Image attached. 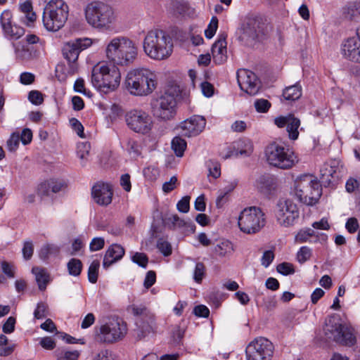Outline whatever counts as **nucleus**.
Listing matches in <instances>:
<instances>
[{
  "mask_svg": "<svg viewBox=\"0 0 360 360\" xmlns=\"http://www.w3.org/2000/svg\"><path fill=\"white\" fill-rule=\"evenodd\" d=\"M127 150L134 156H139L141 155V146L138 141L134 139H128L127 143Z\"/></svg>",
  "mask_w": 360,
  "mask_h": 360,
  "instance_id": "nucleus-48",
  "label": "nucleus"
},
{
  "mask_svg": "<svg viewBox=\"0 0 360 360\" xmlns=\"http://www.w3.org/2000/svg\"><path fill=\"white\" fill-rule=\"evenodd\" d=\"M131 313L138 316L136 320L137 335L142 338L154 333L157 328L155 315L143 304H132L130 307Z\"/></svg>",
  "mask_w": 360,
  "mask_h": 360,
  "instance_id": "nucleus-14",
  "label": "nucleus"
},
{
  "mask_svg": "<svg viewBox=\"0 0 360 360\" xmlns=\"http://www.w3.org/2000/svg\"><path fill=\"white\" fill-rule=\"evenodd\" d=\"M124 120L131 131L143 135L149 134L154 124L152 117L142 109H132L127 112Z\"/></svg>",
  "mask_w": 360,
  "mask_h": 360,
  "instance_id": "nucleus-13",
  "label": "nucleus"
},
{
  "mask_svg": "<svg viewBox=\"0 0 360 360\" xmlns=\"http://www.w3.org/2000/svg\"><path fill=\"white\" fill-rule=\"evenodd\" d=\"M47 315V306L43 302L39 303L34 312V318L37 319H41L46 317Z\"/></svg>",
  "mask_w": 360,
  "mask_h": 360,
  "instance_id": "nucleus-53",
  "label": "nucleus"
},
{
  "mask_svg": "<svg viewBox=\"0 0 360 360\" xmlns=\"http://www.w3.org/2000/svg\"><path fill=\"white\" fill-rule=\"evenodd\" d=\"M214 251L219 256L224 257L233 251V245L229 240H222L215 246Z\"/></svg>",
  "mask_w": 360,
  "mask_h": 360,
  "instance_id": "nucleus-36",
  "label": "nucleus"
},
{
  "mask_svg": "<svg viewBox=\"0 0 360 360\" xmlns=\"http://www.w3.org/2000/svg\"><path fill=\"white\" fill-rule=\"evenodd\" d=\"M22 252L25 259L28 260L32 257L34 252V246L31 241L24 243Z\"/></svg>",
  "mask_w": 360,
  "mask_h": 360,
  "instance_id": "nucleus-55",
  "label": "nucleus"
},
{
  "mask_svg": "<svg viewBox=\"0 0 360 360\" xmlns=\"http://www.w3.org/2000/svg\"><path fill=\"white\" fill-rule=\"evenodd\" d=\"M323 330L328 339L339 344L352 346L355 343L352 330L343 325L336 316H329L326 319Z\"/></svg>",
  "mask_w": 360,
  "mask_h": 360,
  "instance_id": "nucleus-11",
  "label": "nucleus"
},
{
  "mask_svg": "<svg viewBox=\"0 0 360 360\" xmlns=\"http://www.w3.org/2000/svg\"><path fill=\"white\" fill-rule=\"evenodd\" d=\"M28 99L34 105H40L44 101L42 94L38 91H31L29 93Z\"/></svg>",
  "mask_w": 360,
  "mask_h": 360,
  "instance_id": "nucleus-59",
  "label": "nucleus"
},
{
  "mask_svg": "<svg viewBox=\"0 0 360 360\" xmlns=\"http://www.w3.org/2000/svg\"><path fill=\"white\" fill-rule=\"evenodd\" d=\"M57 360H77L79 353L77 350L68 351L65 349L58 350Z\"/></svg>",
  "mask_w": 360,
  "mask_h": 360,
  "instance_id": "nucleus-40",
  "label": "nucleus"
},
{
  "mask_svg": "<svg viewBox=\"0 0 360 360\" xmlns=\"http://www.w3.org/2000/svg\"><path fill=\"white\" fill-rule=\"evenodd\" d=\"M132 261L143 268H146L148 258L145 253L136 252L131 257Z\"/></svg>",
  "mask_w": 360,
  "mask_h": 360,
  "instance_id": "nucleus-51",
  "label": "nucleus"
},
{
  "mask_svg": "<svg viewBox=\"0 0 360 360\" xmlns=\"http://www.w3.org/2000/svg\"><path fill=\"white\" fill-rule=\"evenodd\" d=\"M237 79L241 90L250 96L256 95L260 89L259 80L254 72L248 70H240Z\"/></svg>",
  "mask_w": 360,
  "mask_h": 360,
  "instance_id": "nucleus-19",
  "label": "nucleus"
},
{
  "mask_svg": "<svg viewBox=\"0 0 360 360\" xmlns=\"http://www.w3.org/2000/svg\"><path fill=\"white\" fill-rule=\"evenodd\" d=\"M12 19L13 15L9 10H5L2 12L0 16V23L4 32L12 26Z\"/></svg>",
  "mask_w": 360,
  "mask_h": 360,
  "instance_id": "nucleus-42",
  "label": "nucleus"
},
{
  "mask_svg": "<svg viewBox=\"0 0 360 360\" xmlns=\"http://www.w3.org/2000/svg\"><path fill=\"white\" fill-rule=\"evenodd\" d=\"M124 85L132 96H147L157 88V75L155 72L148 68H134L127 73Z\"/></svg>",
  "mask_w": 360,
  "mask_h": 360,
  "instance_id": "nucleus-1",
  "label": "nucleus"
},
{
  "mask_svg": "<svg viewBox=\"0 0 360 360\" xmlns=\"http://www.w3.org/2000/svg\"><path fill=\"white\" fill-rule=\"evenodd\" d=\"M157 248L164 256H169L172 254V248L171 244L164 238H160L157 242Z\"/></svg>",
  "mask_w": 360,
  "mask_h": 360,
  "instance_id": "nucleus-43",
  "label": "nucleus"
},
{
  "mask_svg": "<svg viewBox=\"0 0 360 360\" xmlns=\"http://www.w3.org/2000/svg\"><path fill=\"white\" fill-rule=\"evenodd\" d=\"M59 250L58 248L53 245H45L41 247L39 251V257L41 259H46L51 255H56L58 253Z\"/></svg>",
  "mask_w": 360,
  "mask_h": 360,
  "instance_id": "nucleus-37",
  "label": "nucleus"
},
{
  "mask_svg": "<svg viewBox=\"0 0 360 360\" xmlns=\"http://www.w3.org/2000/svg\"><path fill=\"white\" fill-rule=\"evenodd\" d=\"M275 179L269 174L261 175L255 182V186L262 193L268 195L274 189Z\"/></svg>",
  "mask_w": 360,
  "mask_h": 360,
  "instance_id": "nucleus-29",
  "label": "nucleus"
},
{
  "mask_svg": "<svg viewBox=\"0 0 360 360\" xmlns=\"http://www.w3.org/2000/svg\"><path fill=\"white\" fill-rule=\"evenodd\" d=\"M165 224L171 229L181 228L187 224V222L181 219L177 214H172L165 219Z\"/></svg>",
  "mask_w": 360,
  "mask_h": 360,
  "instance_id": "nucleus-41",
  "label": "nucleus"
},
{
  "mask_svg": "<svg viewBox=\"0 0 360 360\" xmlns=\"http://www.w3.org/2000/svg\"><path fill=\"white\" fill-rule=\"evenodd\" d=\"M100 262L98 260H94L88 269V279L91 283H96L98 280Z\"/></svg>",
  "mask_w": 360,
  "mask_h": 360,
  "instance_id": "nucleus-38",
  "label": "nucleus"
},
{
  "mask_svg": "<svg viewBox=\"0 0 360 360\" xmlns=\"http://www.w3.org/2000/svg\"><path fill=\"white\" fill-rule=\"evenodd\" d=\"M32 131L28 128L24 129L20 134V141H21L23 145H27L32 141Z\"/></svg>",
  "mask_w": 360,
  "mask_h": 360,
  "instance_id": "nucleus-63",
  "label": "nucleus"
},
{
  "mask_svg": "<svg viewBox=\"0 0 360 360\" xmlns=\"http://www.w3.org/2000/svg\"><path fill=\"white\" fill-rule=\"evenodd\" d=\"M173 44L171 39L161 30H150L146 34L143 49L145 53L154 60H164L172 52Z\"/></svg>",
  "mask_w": 360,
  "mask_h": 360,
  "instance_id": "nucleus-5",
  "label": "nucleus"
},
{
  "mask_svg": "<svg viewBox=\"0 0 360 360\" xmlns=\"http://www.w3.org/2000/svg\"><path fill=\"white\" fill-rule=\"evenodd\" d=\"M105 240L103 238L98 237L92 239L89 245V249L91 251H98L101 250L104 247Z\"/></svg>",
  "mask_w": 360,
  "mask_h": 360,
  "instance_id": "nucleus-58",
  "label": "nucleus"
},
{
  "mask_svg": "<svg viewBox=\"0 0 360 360\" xmlns=\"http://www.w3.org/2000/svg\"><path fill=\"white\" fill-rule=\"evenodd\" d=\"M90 144L88 143H81L77 145V156L82 161L86 160L89 153Z\"/></svg>",
  "mask_w": 360,
  "mask_h": 360,
  "instance_id": "nucleus-50",
  "label": "nucleus"
},
{
  "mask_svg": "<svg viewBox=\"0 0 360 360\" xmlns=\"http://www.w3.org/2000/svg\"><path fill=\"white\" fill-rule=\"evenodd\" d=\"M265 224V214L260 207L256 206L243 209L238 218V225L240 231L246 234L259 233Z\"/></svg>",
  "mask_w": 360,
  "mask_h": 360,
  "instance_id": "nucleus-10",
  "label": "nucleus"
},
{
  "mask_svg": "<svg viewBox=\"0 0 360 360\" xmlns=\"http://www.w3.org/2000/svg\"><path fill=\"white\" fill-rule=\"evenodd\" d=\"M302 96V87L299 84L286 87L283 92V98L287 101H295Z\"/></svg>",
  "mask_w": 360,
  "mask_h": 360,
  "instance_id": "nucleus-33",
  "label": "nucleus"
},
{
  "mask_svg": "<svg viewBox=\"0 0 360 360\" xmlns=\"http://www.w3.org/2000/svg\"><path fill=\"white\" fill-rule=\"evenodd\" d=\"M70 123L72 129L75 131V132L79 137L82 139L85 138L84 133V127L78 120H77L76 118H72L70 120Z\"/></svg>",
  "mask_w": 360,
  "mask_h": 360,
  "instance_id": "nucleus-54",
  "label": "nucleus"
},
{
  "mask_svg": "<svg viewBox=\"0 0 360 360\" xmlns=\"http://www.w3.org/2000/svg\"><path fill=\"white\" fill-rule=\"evenodd\" d=\"M255 108L258 112H266L271 107V103L266 99H257L255 101Z\"/></svg>",
  "mask_w": 360,
  "mask_h": 360,
  "instance_id": "nucleus-52",
  "label": "nucleus"
},
{
  "mask_svg": "<svg viewBox=\"0 0 360 360\" xmlns=\"http://www.w3.org/2000/svg\"><path fill=\"white\" fill-rule=\"evenodd\" d=\"M274 350L271 341L262 337L257 338L245 348L246 360H271Z\"/></svg>",
  "mask_w": 360,
  "mask_h": 360,
  "instance_id": "nucleus-15",
  "label": "nucleus"
},
{
  "mask_svg": "<svg viewBox=\"0 0 360 360\" xmlns=\"http://www.w3.org/2000/svg\"><path fill=\"white\" fill-rule=\"evenodd\" d=\"M6 37L12 39H18L25 34V30L17 25H12L10 28L4 32Z\"/></svg>",
  "mask_w": 360,
  "mask_h": 360,
  "instance_id": "nucleus-35",
  "label": "nucleus"
},
{
  "mask_svg": "<svg viewBox=\"0 0 360 360\" xmlns=\"http://www.w3.org/2000/svg\"><path fill=\"white\" fill-rule=\"evenodd\" d=\"M32 272L35 276L39 289L40 290H44L51 281L49 274L44 268L39 266L33 267Z\"/></svg>",
  "mask_w": 360,
  "mask_h": 360,
  "instance_id": "nucleus-30",
  "label": "nucleus"
},
{
  "mask_svg": "<svg viewBox=\"0 0 360 360\" xmlns=\"http://www.w3.org/2000/svg\"><path fill=\"white\" fill-rule=\"evenodd\" d=\"M207 167L209 170V175L217 179L221 175V167L218 162L209 160L207 162Z\"/></svg>",
  "mask_w": 360,
  "mask_h": 360,
  "instance_id": "nucleus-45",
  "label": "nucleus"
},
{
  "mask_svg": "<svg viewBox=\"0 0 360 360\" xmlns=\"http://www.w3.org/2000/svg\"><path fill=\"white\" fill-rule=\"evenodd\" d=\"M278 273L283 275H288L294 273V269L291 264L283 262L277 266L276 268Z\"/></svg>",
  "mask_w": 360,
  "mask_h": 360,
  "instance_id": "nucleus-57",
  "label": "nucleus"
},
{
  "mask_svg": "<svg viewBox=\"0 0 360 360\" xmlns=\"http://www.w3.org/2000/svg\"><path fill=\"white\" fill-rule=\"evenodd\" d=\"M218 27V19L216 16H213L205 30V35L207 39H211L214 37Z\"/></svg>",
  "mask_w": 360,
  "mask_h": 360,
  "instance_id": "nucleus-47",
  "label": "nucleus"
},
{
  "mask_svg": "<svg viewBox=\"0 0 360 360\" xmlns=\"http://www.w3.org/2000/svg\"><path fill=\"white\" fill-rule=\"evenodd\" d=\"M345 18L350 20L360 21V2H352L346 5L342 9Z\"/></svg>",
  "mask_w": 360,
  "mask_h": 360,
  "instance_id": "nucleus-31",
  "label": "nucleus"
},
{
  "mask_svg": "<svg viewBox=\"0 0 360 360\" xmlns=\"http://www.w3.org/2000/svg\"><path fill=\"white\" fill-rule=\"evenodd\" d=\"M274 214L278 225L288 228L297 222L300 212L297 205L292 200L281 198L276 204Z\"/></svg>",
  "mask_w": 360,
  "mask_h": 360,
  "instance_id": "nucleus-12",
  "label": "nucleus"
},
{
  "mask_svg": "<svg viewBox=\"0 0 360 360\" xmlns=\"http://www.w3.org/2000/svg\"><path fill=\"white\" fill-rule=\"evenodd\" d=\"M12 46L14 49V52L17 59L22 61L30 60L32 59L34 55L32 50L24 45H20L18 43H12Z\"/></svg>",
  "mask_w": 360,
  "mask_h": 360,
  "instance_id": "nucleus-32",
  "label": "nucleus"
},
{
  "mask_svg": "<svg viewBox=\"0 0 360 360\" xmlns=\"http://www.w3.org/2000/svg\"><path fill=\"white\" fill-rule=\"evenodd\" d=\"M206 126V120L201 115H193L181 122L176 129L186 137H193L199 135Z\"/></svg>",
  "mask_w": 360,
  "mask_h": 360,
  "instance_id": "nucleus-18",
  "label": "nucleus"
},
{
  "mask_svg": "<svg viewBox=\"0 0 360 360\" xmlns=\"http://www.w3.org/2000/svg\"><path fill=\"white\" fill-rule=\"evenodd\" d=\"M124 255V249L118 244H113L109 247L104 256L103 265L105 268L109 267L113 263L121 259Z\"/></svg>",
  "mask_w": 360,
  "mask_h": 360,
  "instance_id": "nucleus-28",
  "label": "nucleus"
},
{
  "mask_svg": "<svg viewBox=\"0 0 360 360\" xmlns=\"http://www.w3.org/2000/svg\"><path fill=\"white\" fill-rule=\"evenodd\" d=\"M172 148L177 157H182L186 148V141L180 136H175L171 143Z\"/></svg>",
  "mask_w": 360,
  "mask_h": 360,
  "instance_id": "nucleus-34",
  "label": "nucleus"
},
{
  "mask_svg": "<svg viewBox=\"0 0 360 360\" xmlns=\"http://www.w3.org/2000/svg\"><path fill=\"white\" fill-rule=\"evenodd\" d=\"M342 53L351 61L360 63V41L356 37H350L342 45Z\"/></svg>",
  "mask_w": 360,
  "mask_h": 360,
  "instance_id": "nucleus-24",
  "label": "nucleus"
},
{
  "mask_svg": "<svg viewBox=\"0 0 360 360\" xmlns=\"http://www.w3.org/2000/svg\"><path fill=\"white\" fill-rule=\"evenodd\" d=\"M274 124L279 128L286 126L288 136L290 140H296L299 136L298 128L300 126V120L293 115L280 116L274 119Z\"/></svg>",
  "mask_w": 360,
  "mask_h": 360,
  "instance_id": "nucleus-21",
  "label": "nucleus"
},
{
  "mask_svg": "<svg viewBox=\"0 0 360 360\" xmlns=\"http://www.w3.org/2000/svg\"><path fill=\"white\" fill-rule=\"evenodd\" d=\"M253 151L252 142L248 139L239 140L228 148L227 153L223 156L224 159L232 157L249 156Z\"/></svg>",
  "mask_w": 360,
  "mask_h": 360,
  "instance_id": "nucleus-23",
  "label": "nucleus"
},
{
  "mask_svg": "<svg viewBox=\"0 0 360 360\" xmlns=\"http://www.w3.org/2000/svg\"><path fill=\"white\" fill-rule=\"evenodd\" d=\"M274 259V254L271 250H266L264 252L261 263L264 267H268Z\"/></svg>",
  "mask_w": 360,
  "mask_h": 360,
  "instance_id": "nucleus-64",
  "label": "nucleus"
},
{
  "mask_svg": "<svg viewBox=\"0 0 360 360\" xmlns=\"http://www.w3.org/2000/svg\"><path fill=\"white\" fill-rule=\"evenodd\" d=\"M82 269V262L78 259H71L68 263V269L70 275L77 276L80 274Z\"/></svg>",
  "mask_w": 360,
  "mask_h": 360,
  "instance_id": "nucleus-39",
  "label": "nucleus"
},
{
  "mask_svg": "<svg viewBox=\"0 0 360 360\" xmlns=\"http://www.w3.org/2000/svg\"><path fill=\"white\" fill-rule=\"evenodd\" d=\"M179 94L180 89L178 86H168L153 104L152 108L153 115L163 121L173 119L176 113V98Z\"/></svg>",
  "mask_w": 360,
  "mask_h": 360,
  "instance_id": "nucleus-7",
  "label": "nucleus"
},
{
  "mask_svg": "<svg viewBox=\"0 0 360 360\" xmlns=\"http://www.w3.org/2000/svg\"><path fill=\"white\" fill-rule=\"evenodd\" d=\"M312 237H316V240L314 242H317L320 240H326L327 236L324 233H319L316 232L313 229L311 228H304L300 229L295 236V241L297 243H303L309 242L311 243V238Z\"/></svg>",
  "mask_w": 360,
  "mask_h": 360,
  "instance_id": "nucleus-27",
  "label": "nucleus"
},
{
  "mask_svg": "<svg viewBox=\"0 0 360 360\" xmlns=\"http://www.w3.org/2000/svg\"><path fill=\"white\" fill-rule=\"evenodd\" d=\"M69 11V6L64 0H50L43 12L44 26L49 31H58L67 22Z\"/></svg>",
  "mask_w": 360,
  "mask_h": 360,
  "instance_id": "nucleus-6",
  "label": "nucleus"
},
{
  "mask_svg": "<svg viewBox=\"0 0 360 360\" xmlns=\"http://www.w3.org/2000/svg\"><path fill=\"white\" fill-rule=\"evenodd\" d=\"M1 269L8 278H13L15 276V267L13 264L4 261L1 262Z\"/></svg>",
  "mask_w": 360,
  "mask_h": 360,
  "instance_id": "nucleus-61",
  "label": "nucleus"
},
{
  "mask_svg": "<svg viewBox=\"0 0 360 360\" xmlns=\"http://www.w3.org/2000/svg\"><path fill=\"white\" fill-rule=\"evenodd\" d=\"M91 44V41L88 38L76 39L65 43L63 47V54L69 61L75 63L80 52Z\"/></svg>",
  "mask_w": 360,
  "mask_h": 360,
  "instance_id": "nucleus-20",
  "label": "nucleus"
},
{
  "mask_svg": "<svg viewBox=\"0 0 360 360\" xmlns=\"http://www.w3.org/2000/svg\"><path fill=\"white\" fill-rule=\"evenodd\" d=\"M105 56L111 63L129 66L136 59L138 47L135 42L126 37H115L106 45Z\"/></svg>",
  "mask_w": 360,
  "mask_h": 360,
  "instance_id": "nucleus-2",
  "label": "nucleus"
},
{
  "mask_svg": "<svg viewBox=\"0 0 360 360\" xmlns=\"http://www.w3.org/2000/svg\"><path fill=\"white\" fill-rule=\"evenodd\" d=\"M312 250L307 246H302L297 252V260L299 263L303 264L309 260L311 256Z\"/></svg>",
  "mask_w": 360,
  "mask_h": 360,
  "instance_id": "nucleus-44",
  "label": "nucleus"
},
{
  "mask_svg": "<svg viewBox=\"0 0 360 360\" xmlns=\"http://www.w3.org/2000/svg\"><path fill=\"white\" fill-rule=\"evenodd\" d=\"M127 330V325L123 321L113 320L101 326L98 338L101 341L112 343L122 339Z\"/></svg>",
  "mask_w": 360,
  "mask_h": 360,
  "instance_id": "nucleus-17",
  "label": "nucleus"
},
{
  "mask_svg": "<svg viewBox=\"0 0 360 360\" xmlns=\"http://www.w3.org/2000/svg\"><path fill=\"white\" fill-rule=\"evenodd\" d=\"M91 195L94 202L98 205H108L112 201L111 186L103 182H98L92 188Z\"/></svg>",
  "mask_w": 360,
  "mask_h": 360,
  "instance_id": "nucleus-22",
  "label": "nucleus"
},
{
  "mask_svg": "<svg viewBox=\"0 0 360 360\" xmlns=\"http://www.w3.org/2000/svg\"><path fill=\"white\" fill-rule=\"evenodd\" d=\"M65 186L66 184L63 180L51 179L39 184L37 188V193L40 195H49L51 193L60 192Z\"/></svg>",
  "mask_w": 360,
  "mask_h": 360,
  "instance_id": "nucleus-26",
  "label": "nucleus"
},
{
  "mask_svg": "<svg viewBox=\"0 0 360 360\" xmlns=\"http://www.w3.org/2000/svg\"><path fill=\"white\" fill-rule=\"evenodd\" d=\"M20 143V134L18 133H13L7 141V148L9 151H15Z\"/></svg>",
  "mask_w": 360,
  "mask_h": 360,
  "instance_id": "nucleus-49",
  "label": "nucleus"
},
{
  "mask_svg": "<svg viewBox=\"0 0 360 360\" xmlns=\"http://www.w3.org/2000/svg\"><path fill=\"white\" fill-rule=\"evenodd\" d=\"M85 20L96 29L108 30L115 22L116 16L112 8L101 1L88 3L84 9Z\"/></svg>",
  "mask_w": 360,
  "mask_h": 360,
  "instance_id": "nucleus-4",
  "label": "nucleus"
},
{
  "mask_svg": "<svg viewBox=\"0 0 360 360\" xmlns=\"http://www.w3.org/2000/svg\"><path fill=\"white\" fill-rule=\"evenodd\" d=\"M320 172L323 178H326V180L328 181H330V177H333L335 173L333 167L328 164H325Z\"/></svg>",
  "mask_w": 360,
  "mask_h": 360,
  "instance_id": "nucleus-56",
  "label": "nucleus"
},
{
  "mask_svg": "<svg viewBox=\"0 0 360 360\" xmlns=\"http://www.w3.org/2000/svg\"><path fill=\"white\" fill-rule=\"evenodd\" d=\"M15 319L13 316L8 318L2 327L4 333L10 334L15 330Z\"/></svg>",
  "mask_w": 360,
  "mask_h": 360,
  "instance_id": "nucleus-60",
  "label": "nucleus"
},
{
  "mask_svg": "<svg viewBox=\"0 0 360 360\" xmlns=\"http://www.w3.org/2000/svg\"><path fill=\"white\" fill-rule=\"evenodd\" d=\"M189 201L190 197L185 196L181 200H179L176 205L177 209L179 212L186 213L189 211Z\"/></svg>",
  "mask_w": 360,
  "mask_h": 360,
  "instance_id": "nucleus-62",
  "label": "nucleus"
},
{
  "mask_svg": "<svg viewBox=\"0 0 360 360\" xmlns=\"http://www.w3.org/2000/svg\"><path fill=\"white\" fill-rule=\"evenodd\" d=\"M238 39L249 45L257 40H261L264 33L260 22L255 18H246L238 30Z\"/></svg>",
  "mask_w": 360,
  "mask_h": 360,
  "instance_id": "nucleus-16",
  "label": "nucleus"
},
{
  "mask_svg": "<svg viewBox=\"0 0 360 360\" xmlns=\"http://www.w3.org/2000/svg\"><path fill=\"white\" fill-rule=\"evenodd\" d=\"M264 153L266 162L281 169H291L299 162L297 155L292 149L275 142L269 144Z\"/></svg>",
  "mask_w": 360,
  "mask_h": 360,
  "instance_id": "nucleus-8",
  "label": "nucleus"
},
{
  "mask_svg": "<svg viewBox=\"0 0 360 360\" xmlns=\"http://www.w3.org/2000/svg\"><path fill=\"white\" fill-rule=\"evenodd\" d=\"M226 41L224 36H220L212 46L213 61L217 65H221L227 59Z\"/></svg>",
  "mask_w": 360,
  "mask_h": 360,
  "instance_id": "nucleus-25",
  "label": "nucleus"
},
{
  "mask_svg": "<svg viewBox=\"0 0 360 360\" xmlns=\"http://www.w3.org/2000/svg\"><path fill=\"white\" fill-rule=\"evenodd\" d=\"M121 74L115 64L101 62L91 72L93 86L105 94L115 91L120 85Z\"/></svg>",
  "mask_w": 360,
  "mask_h": 360,
  "instance_id": "nucleus-3",
  "label": "nucleus"
},
{
  "mask_svg": "<svg viewBox=\"0 0 360 360\" xmlns=\"http://www.w3.org/2000/svg\"><path fill=\"white\" fill-rule=\"evenodd\" d=\"M295 193L298 200L307 205H315L321 195V187L312 175L304 174L295 181Z\"/></svg>",
  "mask_w": 360,
  "mask_h": 360,
  "instance_id": "nucleus-9",
  "label": "nucleus"
},
{
  "mask_svg": "<svg viewBox=\"0 0 360 360\" xmlns=\"http://www.w3.org/2000/svg\"><path fill=\"white\" fill-rule=\"evenodd\" d=\"M205 274V266L203 263L198 262L195 264L193 271V279L198 283H200Z\"/></svg>",
  "mask_w": 360,
  "mask_h": 360,
  "instance_id": "nucleus-46",
  "label": "nucleus"
}]
</instances>
